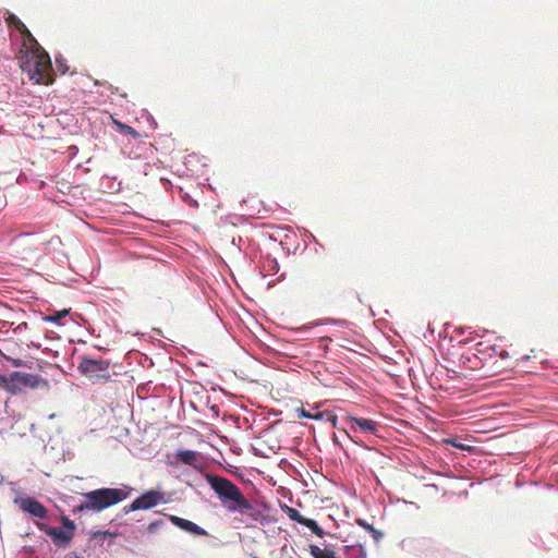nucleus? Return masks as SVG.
Returning <instances> with one entry per match:
<instances>
[{
  "instance_id": "obj_1",
  "label": "nucleus",
  "mask_w": 558,
  "mask_h": 558,
  "mask_svg": "<svg viewBox=\"0 0 558 558\" xmlns=\"http://www.w3.org/2000/svg\"><path fill=\"white\" fill-rule=\"evenodd\" d=\"M17 29L24 36V51L21 57V69L36 84L53 82V69L49 54L38 45L26 26L19 21Z\"/></svg>"
},
{
  "instance_id": "obj_2",
  "label": "nucleus",
  "mask_w": 558,
  "mask_h": 558,
  "mask_svg": "<svg viewBox=\"0 0 558 558\" xmlns=\"http://www.w3.org/2000/svg\"><path fill=\"white\" fill-rule=\"evenodd\" d=\"M206 481L228 512L248 514L253 519H257V515L253 513V504L232 481L210 473L206 474Z\"/></svg>"
},
{
  "instance_id": "obj_3",
  "label": "nucleus",
  "mask_w": 558,
  "mask_h": 558,
  "mask_svg": "<svg viewBox=\"0 0 558 558\" xmlns=\"http://www.w3.org/2000/svg\"><path fill=\"white\" fill-rule=\"evenodd\" d=\"M131 488H98L83 495V500L73 508V513L100 512L129 497Z\"/></svg>"
},
{
  "instance_id": "obj_4",
  "label": "nucleus",
  "mask_w": 558,
  "mask_h": 558,
  "mask_svg": "<svg viewBox=\"0 0 558 558\" xmlns=\"http://www.w3.org/2000/svg\"><path fill=\"white\" fill-rule=\"evenodd\" d=\"M78 371L93 381L108 380L110 378V361L94 359L87 355L80 356Z\"/></svg>"
},
{
  "instance_id": "obj_5",
  "label": "nucleus",
  "mask_w": 558,
  "mask_h": 558,
  "mask_svg": "<svg viewBox=\"0 0 558 558\" xmlns=\"http://www.w3.org/2000/svg\"><path fill=\"white\" fill-rule=\"evenodd\" d=\"M167 501L168 499L166 498V494L163 492L150 489L134 499L130 506L124 507V512L129 513L131 511L137 510H149Z\"/></svg>"
},
{
  "instance_id": "obj_6",
  "label": "nucleus",
  "mask_w": 558,
  "mask_h": 558,
  "mask_svg": "<svg viewBox=\"0 0 558 558\" xmlns=\"http://www.w3.org/2000/svg\"><path fill=\"white\" fill-rule=\"evenodd\" d=\"M13 504L24 513H27L34 518L38 519H47L48 510L47 508L36 500L33 497L26 496L21 492L15 493V497L13 499Z\"/></svg>"
},
{
  "instance_id": "obj_7",
  "label": "nucleus",
  "mask_w": 558,
  "mask_h": 558,
  "mask_svg": "<svg viewBox=\"0 0 558 558\" xmlns=\"http://www.w3.org/2000/svg\"><path fill=\"white\" fill-rule=\"evenodd\" d=\"M347 422L352 432H360L362 434H371L378 436L379 424L373 420L356 417V416H347Z\"/></svg>"
},
{
  "instance_id": "obj_8",
  "label": "nucleus",
  "mask_w": 558,
  "mask_h": 558,
  "mask_svg": "<svg viewBox=\"0 0 558 558\" xmlns=\"http://www.w3.org/2000/svg\"><path fill=\"white\" fill-rule=\"evenodd\" d=\"M39 530L46 532L57 545H66L72 539L73 535L61 527H48L44 523H37Z\"/></svg>"
},
{
  "instance_id": "obj_9",
  "label": "nucleus",
  "mask_w": 558,
  "mask_h": 558,
  "mask_svg": "<svg viewBox=\"0 0 558 558\" xmlns=\"http://www.w3.org/2000/svg\"><path fill=\"white\" fill-rule=\"evenodd\" d=\"M169 520L179 529L183 530L184 532H187L192 535H206L207 532L199 525H197L196 523L190 521V520H186V519H183V518H180V517H177V515H170L169 517Z\"/></svg>"
},
{
  "instance_id": "obj_10",
  "label": "nucleus",
  "mask_w": 558,
  "mask_h": 558,
  "mask_svg": "<svg viewBox=\"0 0 558 558\" xmlns=\"http://www.w3.org/2000/svg\"><path fill=\"white\" fill-rule=\"evenodd\" d=\"M460 363L464 368L472 371H480L484 368L483 362H481L478 357V353L474 350L463 352L460 356Z\"/></svg>"
},
{
  "instance_id": "obj_11",
  "label": "nucleus",
  "mask_w": 558,
  "mask_h": 558,
  "mask_svg": "<svg viewBox=\"0 0 558 558\" xmlns=\"http://www.w3.org/2000/svg\"><path fill=\"white\" fill-rule=\"evenodd\" d=\"M0 385L5 387L11 392L21 390L22 387V372H12L9 376L0 375Z\"/></svg>"
},
{
  "instance_id": "obj_12",
  "label": "nucleus",
  "mask_w": 558,
  "mask_h": 558,
  "mask_svg": "<svg viewBox=\"0 0 558 558\" xmlns=\"http://www.w3.org/2000/svg\"><path fill=\"white\" fill-rule=\"evenodd\" d=\"M344 558H367V551L361 543L344 545L341 548Z\"/></svg>"
},
{
  "instance_id": "obj_13",
  "label": "nucleus",
  "mask_w": 558,
  "mask_h": 558,
  "mask_svg": "<svg viewBox=\"0 0 558 558\" xmlns=\"http://www.w3.org/2000/svg\"><path fill=\"white\" fill-rule=\"evenodd\" d=\"M476 353H478V357L481 362H483V366L488 367L487 372H484V375H487L489 371H492V366L494 364V360L490 354H488V347L487 344H484L483 342H480L476 344V348L474 349Z\"/></svg>"
},
{
  "instance_id": "obj_14",
  "label": "nucleus",
  "mask_w": 558,
  "mask_h": 558,
  "mask_svg": "<svg viewBox=\"0 0 558 558\" xmlns=\"http://www.w3.org/2000/svg\"><path fill=\"white\" fill-rule=\"evenodd\" d=\"M310 553L314 558H337L333 550L317 545H310Z\"/></svg>"
},
{
  "instance_id": "obj_15",
  "label": "nucleus",
  "mask_w": 558,
  "mask_h": 558,
  "mask_svg": "<svg viewBox=\"0 0 558 558\" xmlns=\"http://www.w3.org/2000/svg\"><path fill=\"white\" fill-rule=\"evenodd\" d=\"M356 523L362 526L364 530H366L368 533H371L372 537L374 538L375 542H380V539L384 537V533L376 530L372 524H369L366 520L364 519H357L356 520Z\"/></svg>"
},
{
  "instance_id": "obj_16",
  "label": "nucleus",
  "mask_w": 558,
  "mask_h": 558,
  "mask_svg": "<svg viewBox=\"0 0 558 558\" xmlns=\"http://www.w3.org/2000/svg\"><path fill=\"white\" fill-rule=\"evenodd\" d=\"M41 378L38 375L22 372V387L36 388Z\"/></svg>"
},
{
  "instance_id": "obj_17",
  "label": "nucleus",
  "mask_w": 558,
  "mask_h": 558,
  "mask_svg": "<svg viewBox=\"0 0 558 558\" xmlns=\"http://www.w3.org/2000/svg\"><path fill=\"white\" fill-rule=\"evenodd\" d=\"M196 452L193 450H180L177 453V458L185 463V464H193L196 461Z\"/></svg>"
},
{
  "instance_id": "obj_18",
  "label": "nucleus",
  "mask_w": 558,
  "mask_h": 558,
  "mask_svg": "<svg viewBox=\"0 0 558 558\" xmlns=\"http://www.w3.org/2000/svg\"><path fill=\"white\" fill-rule=\"evenodd\" d=\"M303 525L308 527L318 537H323L325 535V531L313 519L306 518Z\"/></svg>"
},
{
  "instance_id": "obj_19",
  "label": "nucleus",
  "mask_w": 558,
  "mask_h": 558,
  "mask_svg": "<svg viewBox=\"0 0 558 558\" xmlns=\"http://www.w3.org/2000/svg\"><path fill=\"white\" fill-rule=\"evenodd\" d=\"M114 124L117 126V130L121 134L130 135L132 137H137L138 136V133L132 126H130L128 124H124L122 122H119V121H114Z\"/></svg>"
},
{
  "instance_id": "obj_20",
  "label": "nucleus",
  "mask_w": 558,
  "mask_h": 558,
  "mask_svg": "<svg viewBox=\"0 0 558 558\" xmlns=\"http://www.w3.org/2000/svg\"><path fill=\"white\" fill-rule=\"evenodd\" d=\"M263 267L269 274H277L280 269L277 259L271 258V257L265 258Z\"/></svg>"
},
{
  "instance_id": "obj_21",
  "label": "nucleus",
  "mask_w": 558,
  "mask_h": 558,
  "mask_svg": "<svg viewBox=\"0 0 558 558\" xmlns=\"http://www.w3.org/2000/svg\"><path fill=\"white\" fill-rule=\"evenodd\" d=\"M68 315H69V310H62V311L54 313L53 315L46 316L44 319L46 322H49V323H52L56 325H61L62 324L61 319Z\"/></svg>"
},
{
  "instance_id": "obj_22",
  "label": "nucleus",
  "mask_w": 558,
  "mask_h": 558,
  "mask_svg": "<svg viewBox=\"0 0 558 558\" xmlns=\"http://www.w3.org/2000/svg\"><path fill=\"white\" fill-rule=\"evenodd\" d=\"M300 416L311 418V420L322 421L325 418V412L317 411V410L314 412H311V411H306L305 409H301Z\"/></svg>"
},
{
  "instance_id": "obj_23",
  "label": "nucleus",
  "mask_w": 558,
  "mask_h": 558,
  "mask_svg": "<svg viewBox=\"0 0 558 558\" xmlns=\"http://www.w3.org/2000/svg\"><path fill=\"white\" fill-rule=\"evenodd\" d=\"M288 517L300 524H304L306 518L303 517L296 509L287 507Z\"/></svg>"
},
{
  "instance_id": "obj_24",
  "label": "nucleus",
  "mask_w": 558,
  "mask_h": 558,
  "mask_svg": "<svg viewBox=\"0 0 558 558\" xmlns=\"http://www.w3.org/2000/svg\"><path fill=\"white\" fill-rule=\"evenodd\" d=\"M329 323H332V324H342L343 322H340V320H332V319H325L323 322H313L311 323L310 325H306V326H302L301 328H299V331L302 332V331H305V330H308L310 328L314 327V326H318V325H322V324H329Z\"/></svg>"
},
{
  "instance_id": "obj_25",
  "label": "nucleus",
  "mask_w": 558,
  "mask_h": 558,
  "mask_svg": "<svg viewBox=\"0 0 558 558\" xmlns=\"http://www.w3.org/2000/svg\"><path fill=\"white\" fill-rule=\"evenodd\" d=\"M56 66L61 74H64L68 71V65L63 58H56Z\"/></svg>"
},
{
  "instance_id": "obj_26",
  "label": "nucleus",
  "mask_w": 558,
  "mask_h": 558,
  "mask_svg": "<svg viewBox=\"0 0 558 558\" xmlns=\"http://www.w3.org/2000/svg\"><path fill=\"white\" fill-rule=\"evenodd\" d=\"M63 526L65 527V531L71 532L73 534L75 530V524L73 521H71L69 518L62 519Z\"/></svg>"
},
{
  "instance_id": "obj_27",
  "label": "nucleus",
  "mask_w": 558,
  "mask_h": 558,
  "mask_svg": "<svg viewBox=\"0 0 558 558\" xmlns=\"http://www.w3.org/2000/svg\"><path fill=\"white\" fill-rule=\"evenodd\" d=\"M488 347V354L492 355L494 363L496 362V357L499 356L500 349L495 344H487Z\"/></svg>"
},
{
  "instance_id": "obj_28",
  "label": "nucleus",
  "mask_w": 558,
  "mask_h": 558,
  "mask_svg": "<svg viewBox=\"0 0 558 558\" xmlns=\"http://www.w3.org/2000/svg\"><path fill=\"white\" fill-rule=\"evenodd\" d=\"M327 422H329L332 426H336L337 425V415L331 413V412H326L325 413V418Z\"/></svg>"
},
{
  "instance_id": "obj_29",
  "label": "nucleus",
  "mask_w": 558,
  "mask_h": 558,
  "mask_svg": "<svg viewBox=\"0 0 558 558\" xmlns=\"http://www.w3.org/2000/svg\"><path fill=\"white\" fill-rule=\"evenodd\" d=\"M162 525V521H155L148 525V532H155L158 526Z\"/></svg>"
},
{
  "instance_id": "obj_30",
  "label": "nucleus",
  "mask_w": 558,
  "mask_h": 558,
  "mask_svg": "<svg viewBox=\"0 0 558 558\" xmlns=\"http://www.w3.org/2000/svg\"><path fill=\"white\" fill-rule=\"evenodd\" d=\"M499 356H500L502 360H505V359H508V357H509V353H508V351L500 349V351H499Z\"/></svg>"
},
{
  "instance_id": "obj_31",
  "label": "nucleus",
  "mask_w": 558,
  "mask_h": 558,
  "mask_svg": "<svg viewBox=\"0 0 558 558\" xmlns=\"http://www.w3.org/2000/svg\"><path fill=\"white\" fill-rule=\"evenodd\" d=\"M64 558H80V557L75 554H69Z\"/></svg>"
},
{
  "instance_id": "obj_32",
  "label": "nucleus",
  "mask_w": 558,
  "mask_h": 558,
  "mask_svg": "<svg viewBox=\"0 0 558 558\" xmlns=\"http://www.w3.org/2000/svg\"><path fill=\"white\" fill-rule=\"evenodd\" d=\"M97 534H102V532H101V531H98L97 533H95V536H96ZM106 534H108V533H107V532H104V535H106Z\"/></svg>"
},
{
  "instance_id": "obj_33",
  "label": "nucleus",
  "mask_w": 558,
  "mask_h": 558,
  "mask_svg": "<svg viewBox=\"0 0 558 558\" xmlns=\"http://www.w3.org/2000/svg\"><path fill=\"white\" fill-rule=\"evenodd\" d=\"M70 149H72V153H75L76 147L75 146H70Z\"/></svg>"
},
{
  "instance_id": "obj_34",
  "label": "nucleus",
  "mask_w": 558,
  "mask_h": 558,
  "mask_svg": "<svg viewBox=\"0 0 558 558\" xmlns=\"http://www.w3.org/2000/svg\"><path fill=\"white\" fill-rule=\"evenodd\" d=\"M70 149H72V153H75L76 147L75 146H70Z\"/></svg>"
},
{
  "instance_id": "obj_35",
  "label": "nucleus",
  "mask_w": 558,
  "mask_h": 558,
  "mask_svg": "<svg viewBox=\"0 0 558 558\" xmlns=\"http://www.w3.org/2000/svg\"><path fill=\"white\" fill-rule=\"evenodd\" d=\"M0 206H2V202L0 201Z\"/></svg>"
}]
</instances>
